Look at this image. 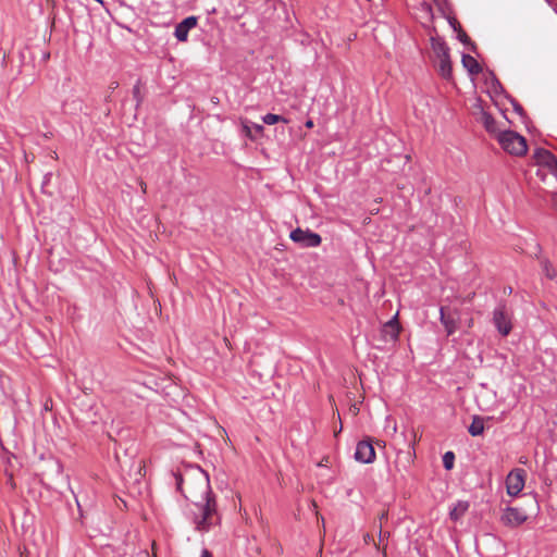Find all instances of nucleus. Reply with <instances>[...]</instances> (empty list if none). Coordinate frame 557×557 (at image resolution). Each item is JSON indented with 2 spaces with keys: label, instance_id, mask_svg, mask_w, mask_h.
<instances>
[{
  "label": "nucleus",
  "instance_id": "6",
  "mask_svg": "<svg viewBox=\"0 0 557 557\" xmlns=\"http://www.w3.org/2000/svg\"><path fill=\"white\" fill-rule=\"evenodd\" d=\"M527 520L528 515L523 509L518 507H507L504 509L500 516V521L503 524L510 528H517L523 524Z\"/></svg>",
  "mask_w": 557,
  "mask_h": 557
},
{
  "label": "nucleus",
  "instance_id": "29",
  "mask_svg": "<svg viewBox=\"0 0 557 557\" xmlns=\"http://www.w3.org/2000/svg\"><path fill=\"white\" fill-rule=\"evenodd\" d=\"M306 126H307V127H312V126H313V122H312V121H308V122L306 123Z\"/></svg>",
  "mask_w": 557,
  "mask_h": 557
},
{
  "label": "nucleus",
  "instance_id": "28",
  "mask_svg": "<svg viewBox=\"0 0 557 557\" xmlns=\"http://www.w3.org/2000/svg\"><path fill=\"white\" fill-rule=\"evenodd\" d=\"M139 185H140V189L143 190V193H146V189H147V185L145 182L140 181L139 182Z\"/></svg>",
  "mask_w": 557,
  "mask_h": 557
},
{
  "label": "nucleus",
  "instance_id": "22",
  "mask_svg": "<svg viewBox=\"0 0 557 557\" xmlns=\"http://www.w3.org/2000/svg\"><path fill=\"white\" fill-rule=\"evenodd\" d=\"M243 131H244V133H245V135H246L247 137H249V138H251V139H253V138H255V137H253V135H252V133H250V126H249V125L244 124V126H243Z\"/></svg>",
  "mask_w": 557,
  "mask_h": 557
},
{
  "label": "nucleus",
  "instance_id": "20",
  "mask_svg": "<svg viewBox=\"0 0 557 557\" xmlns=\"http://www.w3.org/2000/svg\"><path fill=\"white\" fill-rule=\"evenodd\" d=\"M455 454L453 451H446L443 456V466L446 470L454 468Z\"/></svg>",
  "mask_w": 557,
  "mask_h": 557
},
{
  "label": "nucleus",
  "instance_id": "13",
  "mask_svg": "<svg viewBox=\"0 0 557 557\" xmlns=\"http://www.w3.org/2000/svg\"><path fill=\"white\" fill-rule=\"evenodd\" d=\"M481 122L485 129L497 138V133L502 131L497 127V123L494 117L490 113L483 111L481 114Z\"/></svg>",
  "mask_w": 557,
  "mask_h": 557
},
{
  "label": "nucleus",
  "instance_id": "15",
  "mask_svg": "<svg viewBox=\"0 0 557 557\" xmlns=\"http://www.w3.org/2000/svg\"><path fill=\"white\" fill-rule=\"evenodd\" d=\"M436 65L438 69L440 74L444 78H450L451 76V62L449 55L446 58H440L436 60Z\"/></svg>",
  "mask_w": 557,
  "mask_h": 557
},
{
  "label": "nucleus",
  "instance_id": "8",
  "mask_svg": "<svg viewBox=\"0 0 557 557\" xmlns=\"http://www.w3.org/2000/svg\"><path fill=\"white\" fill-rule=\"evenodd\" d=\"M355 459L362 463H371L375 459V450L370 441H360L357 444Z\"/></svg>",
  "mask_w": 557,
  "mask_h": 557
},
{
  "label": "nucleus",
  "instance_id": "14",
  "mask_svg": "<svg viewBox=\"0 0 557 557\" xmlns=\"http://www.w3.org/2000/svg\"><path fill=\"white\" fill-rule=\"evenodd\" d=\"M461 62L470 74L476 75L482 70L479 62L470 54H463Z\"/></svg>",
  "mask_w": 557,
  "mask_h": 557
},
{
  "label": "nucleus",
  "instance_id": "11",
  "mask_svg": "<svg viewBox=\"0 0 557 557\" xmlns=\"http://www.w3.org/2000/svg\"><path fill=\"white\" fill-rule=\"evenodd\" d=\"M197 25L196 16H188L178 23L174 30V36L178 41H186L188 38V32Z\"/></svg>",
  "mask_w": 557,
  "mask_h": 557
},
{
  "label": "nucleus",
  "instance_id": "5",
  "mask_svg": "<svg viewBox=\"0 0 557 557\" xmlns=\"http://www.w3.org/2000/svg\"><path fill=\"white\" fill-rule=\"evenodd\" d=\"M525 471L523 469L511 470L506 478V488L510 496H517L523 490Z\"/></svg>",
  "mask_w": 557,
  "mask_h": 557
},
{
  "label": "nucleus",
  "instance_id": "10",
  "mask_svg": "<svg viewBox=\"0 0 557 557\" xmlns=\"http://www.w3.org/2000/svg\"><path fill=\"white\" fill-rule=\"evenodd\" d=\"M397 317L398 314L396 313L382 327V336L385 342H396L398 339L400 333V325Z\"/></svg>",
  "mask_w": 557,
  "mask_h": 557
},
{
  "label": "nucleus",
  "instance_id": "1",
  "mask_svg": "<svg viewBox=\"0 0 557 557\" xmlns=\"http://www.w3.org/2000/svg\"><path fill=\"white\" fill-rule=\"evenodd\" d=\"M177 491L189 500L188 517L200 532H207L219 520L215 496L210 486L209 475L200 467L173 473Z\"/></svg>",
  "mask_w": 557,
  "mask_h": 557
},
{
  "label": "nucleus",
  "instance_id": "32",
  "mask_svg": "<svg viewBox=\"0 0 557 557\" xmlns=\"http://www.w3.org/2000/svg\"><path fill=\"white\" fill-rule=\"evenodd\" d=\"M396 430H397V426H396V424H394L393 432H396Z\"/></svg>",
  "mask_w": 557,
  "mask_h": 557
},
{
  "label": "nucleus",
  "instance_id": "7",
  "mask_svg": "<svg viewBox=\"0 0 557 557\" xmlns=\"http://www.w3.org/2000/svg\"><path fill=\"white\" fill-rule=\"evenodd\" d=\"M534 159L539 165L548 169L557 176V157L549 150L543 148L536 149L534 152Z\"/></svg>",
  "mask_w": 557,
  "mask_h": 557
},
{
  "label": "nucleus",
  "instance_id": "18",
  "mask_svg": "<svg viewBox=\"0 0 557 557\" xmlns=\"http://www.w3.org/2000/svg\"><path fill=\"white\" fill-rule=\"evenodd\" d=\"M541 269L545 277L548 280H554L557 276L556 269L547 259L541 260Z\"/></svg>",
  "mask_w": 557,
  "mask_h": 557
},
{
  "label": "nucleus",
  "instance_id": "27",
  "mask_svg": "<svg viewBox=\"0 0 557 557\" xmlns=\"http://www.w3.org/2000/svg\"><path fill=\"white\" fill-rule=\"evenodd\" d=\"M513 108H515L516 112H518L519 114H522L523 110H522V107L520 104L516 103L513 106Z\"/></svg>",
  "mask_w": 557,
  "mask_h": 557
},
{
  "label": "nucleus",
  "instance_id": "12",
  "mask_svg": "<svg viewBox=\"0 0 557 557\" xmlns=\"http://www.w3.org/2000/svg\"><path fill=\"white\" fill-rule=\"evenodd\" d=\"M431 47L435 54L436 60L449 55V48L446 42L441 38H431Z\"/></svg>",
  "mask_w": 557,
  "mask_h": 557
},
{
  "label": "nucleus",
  "instance_id": "23",
  "mask_svg": "<svg viewBox=\"0 0 557 557\" xmlns=\"http://www.w3.org/2000/svg\"><path fill=\"white\" fill-rule=\"evenodd\" d=\"M252 128L256 133L261 134L263 132V126L260 124H253Z\"/></svg>",
  "mask_w": 557,
  "mask_h": 557
},
{
  "label": "nucleus",
  "instance_id": "3",
  "mask_svg": "<svg viewBox=\"0 0 557 557\" xmlns=\"http://www.w3.org/2000/svg\"><path fill=\"white\" fill-rule=\"evenodd\" d=\"M493 322L497 331L503 335L507 336L512 329L511 314L508 311L505 304H499L493 312Z\"/></svg>",
  "mask_w": 557,
  "mask_h": 557
},
{
  "label": "nucleus",
  "instance_id": "19",
  "mask_svg": "<svg viewBox=\"0 0 557 557\" xmlns=\"http://www.w3.org/2000/svg\"><path fill=\"white\" fill-rule=\"evenodd\" d=\"M262 121L268 124V125H273V124H276L278 122H284V123H287V120L282 116V115H277V114H273V113H268L265 114L263 117H262Z\"/></svg>",
  "mask_w": 557,
  "mask_h": 557
},
{
  "label": "nucleus",
  "instance_id": "31",
  "mask_svg": "<svg viewBox=\"0 0 557 557\" xmlns=\"http://www.w3.org/2000/svg\"><path fill=\"white\" fill-rule=\"evenodd\" d=\"M152 553L156 554V543H152Z\"/></svg>",
  "mask_w": 557,
  "mask_h": 557
},
{
  "label": "nucleus",
  "instance_id": "17",
  "mask_svg": "<svg viewBox=\"0 0 557 557\" xmlns=\"http://www.w3.org/2000/svg\"><path fill=\"white\" fill-rule=\"evenodd\" d=\"M468 432L472 436L481 435L484 432V420L479 416H474L470 426L468 428Z\"/></svg>",
  "mask_w": 557,
  "mask_h": 557
},
{
  "label": "nucleus",
  "instance_id": "21",
  "mask_svg": "<svg viewBox=\"0 0 557 557\" xmlns=\"http://www.w3.org/2000/svg\"><path fill=\"white\" fill-rule=\"evenodd\" d=\"M133 96L134 98L137 100V106L140 103L141 101V97H140V85L139 83H137L134 87H133Z\"/></svg>",
  "mask_w": 557,
  "mask_h": 557
},
{
  "label": "nucleus",
  "instance_id": "2",
  "mask_svg": "<svg viewBox=\"0 0 557 557\" xmlns=\"http://www.w3.org/2000/svg\"><path fill=\"white\" fill-rule=\"evenodd\" d=\"M496 139L502 148L510 154L523 156L528 150L525 138L516 132H498Z\"/></svg>",
  "mask_w": 557,
  "mask_h": 557
},
{
  "label": "nucleus",
  "instance_id": "30",
  "mask_svg": "<svg viewBox=\"0 0 557 557\" xmlns=\"http://www.w3.org/2000/svg\"><path fill=\"white\" fill-rule=\"evenodd\" d=\"M553 200H554L555 205H557V194L553 196Z\"/></svg>",
  "mask_w": 557,
  "mask_h": 557
},
{
  "label": "nucleus",
  "instance_id": "26",
  "mask_svg": "<svg viewBox=\"0 0 557 557\" xmlns=\"http://www.w3.org/2000/svg\"><path fill=\"white\" fill-rule=\"evenodd\" d=\"M200 557H212V554L208 549H202Z\"/></svg>",
  "mask_w": 557,
  "mask_h": 557
},
{
  "label": "nucleus",
  "instance_id": "24",
  "mask_svg": "<svg viewBox=\"0 0 557 557\" xmlns=\"http://www.w3.org/2000/svg\"><path fill=\"white\" fill-rule=\"evenodd\" d=\"M492 81H493L494 90L497 91V88L502 87L500 83L495 77H493Z\"/></svg>",
  "mask_w": 557,
  "mask_h": 557
},
{
  "label": "nucleus",
  "instance_id": "25",
  "mask_svg": "<svg viewBox=\"0 0 557 557\" xmlns=\"http://www.w3.org/2000/svg\"><path fill=\"white\" fill-rule=\"evenodd\" d=\"M459 39L465 44L469 41V37L465 33L459 35Z\"/></svg>",
  "mask_w": 557,
  "mask_h": 557
},
{
  "label": "nucleus",
  "instance_id": "9",
  "mask_svg": "<svg viewBox=\"0 0 557 557\" xmlns=\"http://www.w3.org/2000/svg\"><path fill=\"white\" fill-rule=\"evenodd\" d=\"M440 320L441 323L444 325L447 335H451L456 332L458 327V312L455 311L454 313L447 311L445 307H441L440 309Z\"/></svg>",
  "mask_w": 557,
  "mask_h": 557
},
{
  "label": "nucleus",
  "instance_id": "4",
  "mask_svg": "<svg viewBox=\"0 0 557 557\" xmlns=\"http://www.w3.org/2000/svg\"><path fill=\"white\" fill-rule=\"evenodd\" d=\"M289 238L299 244L301 247H318L321 244V236L310 230H302L300 227L290 232Z\"/></svg>",
  "mask_w": 557,
  "mask_h": 557
},
{
  "label": "nucleus",
  "instance_id": "16",
  "mask_svg": "<svg viewBox=\"0 0 557 557\" xmlns=\"http://www.w3.org/2000/svg\"><path fill=\"white\" fill-rule=\"evenodd\" d=\"M469 509L468 502H458L449 511V517L454 521H458Z\"/></svg>",
  "mask_w": 557,
  "mask_h": 557
}]
</instances>
